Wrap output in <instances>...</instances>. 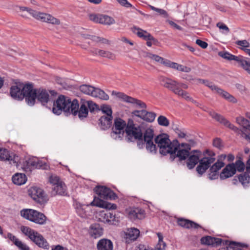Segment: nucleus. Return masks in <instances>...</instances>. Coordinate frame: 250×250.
<instances>
[{"mask_svg": "<svg viewBox=\"0 0 250 250\" xmlns=\"http://www.w3.org/2000/svg\"><path fill=\"white\" fill-rule=\"evenodd\" d=\"M133 114L138 117H140L144 120L151 123L153 122L156 117V114L152 112H148L145 110H135L132 112Z\"/></svg>", "mask_w": 250, "mask_h": 250, "instance_id": "obj_20", "label": "nucleus"}, {"mask_svg": "<svg viewBox=\"0 0 250 250\" xmlns=\"http://www.w3.org/2000/svg\"><path fill=\"white\" fill-rule=\"evenodd\" d=\"M49 183L53 186V187L62 182L60 180L59 177L55 175H52L49 177Z\"/></svg>", "mask_w": 250, "mask_h": 250, "instance_id": "obj_49", "label": "nucleus"}, {"mask_svg": "<svg viewBox=\"0 0 250 250\" xmlns=\"http://www.w3.org/2000/svg\"><path fill=\"white\" fill-rule=\"evenodd\" d=\"M215 160V155L213 153L207 150L204 157L200 160V152H195L191 155L188 159L187 166L189 169L193 168L195 165L199 162V165L196 167L197 172L202 175L209 167Z\"/></svg>", "mask_w": 250, "mask_h": 250, "instance_id": "obj_2", "label": "nucleus"}, {"mask_svg": "<svg viewBox=\"0 0 250 250\" xmlns=\"http://www.w3.org/2000/svg\"><path fill=\"white\" fill-rule=\"evenodd\" d=\"M12 180L15 185H21L25 183L27 178L25 174L17 173L13 176Z\"/></svg>", "mask_w": 250, "mask_h": 250, "instance_id": "obj_31", "label": "nucleus"}, {"mask_svg": "<svg viewBox=\"0 0 250 250\" xmlns=\"http://www.w3.org/2000/svg\"><path fill=\"white\" fill-rule=\"evenodd\" d=\"M20 9L22 12L26 11L34 18L41 20L42 21L53 24H59L60 23V21L58 19L53 17L50 14L39 12L26 7H20Z\"/></svg>", "mask_w": 250, "mask_h": 250, "instance_id": "obj_7", "label": "nucleus"}, {"mask_svg": "<svg viewBox=\"0 0 250 250\" xmlns=\"http://www.w3.org/2000/svg\"><path fill=\"white\" fill-rule=\"evenodd\" d=\"M206 84L212 90L216 91L217 93H218V90H220V88L217 87V86L213 84L212 83H209L208 82H207V83Z\"/></svg>", "mask_w": 250, "mask_h": 250, "instance_id": "obj_62", "label": "nucleus"}, {"mask_svg": "<svg viewBox=\"0 0 250 250\" xmlns=\"http://www.w3.org/2000/svg\"><path fill=\"white\" fill-rule=\"evenodd\" d=\"M149 7L151 10L157 12L160 15H164L166 17L167 16V13L165 10L155 7L154 6L150 5H149Z\"/></svg>", "mask_w": 250, "mask_h": 250, "instance_id": "obj_57", "label": "nucleus"}, {"mask_svg": "<svg viewBox=\"0 0 250 250\" xmlns=\"http://www.w3.org/2000/svg\"><path fill=\"white\" fill-rule=\"evenodd\" d=\"M155 142L159 147L160 153L163 155L169 154L171 161L176 157L181 161L184 160L189 156L190 146L189 144L182 143L178 145L177 141L171 142L166 134L157 136L155 138Z\"/></svg>", "mask_w": 250, "mask_h": 250, "instance_id": "obj_1", "label": "nucleus"}, {"mask_svg": "<svg viewBox=\"0 0 250 250\" xmlns=\"http://www.w3.org/2000/svg\"><path fill=\"white\" fill-rule=\"evenodd\" d=\"M159 80L162 85L170 90L177 95L179 94L181 90L177 87V81L163 76L160 77Z\"/></svg>", "mask_w": 250, "mask_h": 250, "instance_id": "obj_17", "label": "nucleus"}, {"mask_svg": "<svg viewBox=\"0 0 250 250\" xmlns=\"http://www.w3.org/2000/svg\"><path fill=\"white\" fill-rule=\"evenodd\" d=\"M65 193L66 187L62 182L54 186L52 188V196H55L57 194L63 195Z\"/></svg>", "mask_w": 250, "mask_h": 250, "instance_id": "obj_30", "label": "nucleus"}, {"mask_svg": "<svg viewBox=\"0 0 250 250\" xmlns=\"http://www.w3.org/2000/svg\"><path fill=\"white\" fill-rule=\"evenodd\" d=\"M126 123L120 118L116 119L111 132V137L115 140L122 139L125 130Z\"/></svg>", "mask_w": 250, "mask_h": 250, "instance_id": "obj_10", "label": "nucleus"}, {"mask_svg": "<svg viewBox=\"0 0 250 250\" xmlns=\"http://www.w3.org/2000/svg\"><path fill=\"white\" fill-rule=\"evenodd\" d=\"M158 124L161 126H167L169 125L168 120L164 116L161 115L157 119Z\"/></svg>", "mask_w": 250, "mask_h": 250, "instance_id": "obj_45", "label": "nucleus"}, {"mask_svg": "<svg viewBox=\"0 0 250 250\" xmlns=\"http://www.w3.org/2000/svg\"><path fill=\"white\" fill-rule=\"evenodd\" d=\"M2 237L5 239H9L15 246H16L20 241L19 239L17 238L15 235L10 232L7 233V234H4Z\"/></svg>", "mask_w": 250, "mask_h": 250, "instance_id": "obj_44", "label": "nucleus"}, {"mask_svg": "<svg viewBox=\"0 0 250 250\" xmlns=\"http://www.w3.org/2000/svg\"><path fill=\"white\" fill-rule=\"evenodd\" d=\"M29 164L31 166L37 168H40L43 166L42 163L36 158L33 160H30L29 161Z\"/></svg>", "mask_w": 250, "mask_h": 250, "instance_id": "obj_52", "label": "nucleus"}, {"mask_svg": "<svg viewBox=\"0 0 250 250\" xmlns=\"http://www.w3.org/2000/svg\"><path fill=\"white\" fill-rule=\"evenodd\" d=\"M213 145L218 148H220L222 146L221 140L219 138H216L213 140Z\"/></svg>", "mask_w": 250, "mask_h": 250, "instance_id": "obj_63", "label": "nucleus"}, {"mask_svg": "<svg viewBox=\"0 0 250 250\" xmlns=\"http://www.w3.org/2000/svg\"><path fill=\"white\" fill-rule=\"evenodd\" d=\"M21 215L35 223L43 225L46 220V216L42 213L32 209H23L21 211Z\"/></svg>", "mask_w": 250, "mask_h": 250, "instance_id": "obj_8", "label": "nucleus"}, {"mask_svg": "<svg viewBox=\"0 0 250 250\" xmlns=\"http://www.w3.org/2000/svg\"><path fill=\"white\" fill-rule=\"evenodd\" d=\"M165 63V66L177 70L178 63L171 62L168 60H167Z\"/></svg>", "mask_w": 250, "mask_h": 250, "instance_id": "obj_55", "label": "nucleus"}, {"mask_svg": "<svg viewBox=\"0 0 250 250\" xmlns=\"http://www.w3.org/2000/svg\"><path fill=\"white\" fill-rule=\"evenodd\" d=\"M179 96H181L182 98L186 100L187 101H190L191 103L195 104L197 106H199V104L193 100L189 95L188 93L185 91H180L179 94L178 95Z\"/></svg>", "mask_w": 250, "mask_h": 250, "instance_id": "obj_41", "label": "nucleus"}, {"mask_svg": "<svg viewBox=\"0 0 250 250\" xmlns=\"http://www.w3.org/2000/svg\"><path fill=\"white\" fill-rule=\"evenodd\" d=\"M219 55L228 60H234L239 63L240 65L250 75V59L242 56H236L227 52H220Z\"/></svg>", "mask_w": 250, "mask_h": 250, "instance_id": "obj_9", "label": "nucleus"}, {"mask_svg": "<svg viewBox=\"0 0 250 250\" xmlns=\"http://www.w3.org/2000/svg\"><path fill=\"white\" fill-rule=\"evenodd\" d=\"M21 230L39 247L48 250L49 245L43 237L38 232L26 226H21Z\"/></svg>", "mask_w": 250, "mask_h": 250, "instance_id": "obj_6", "label": "nucleus"}, {"mask_svg": "<svg viewBox=\"0 0 250 250\" xmlns=\"http://www.w3.org/2000/svg\"><path fill=\"white\" fill-rule=\"evenodd\" d=\"M177 70L188 73L191 71V69L190 67H187L186 66L178 64L177 67Z\"/></svg>", "mask_w": 250, "mask_h": 250, "instance_id": "obj_56", "label": "nucleus"}, {"mask_svg": "<svg viewBox=\"0 0 250 250\" xmlns=\"http://www.w3.org/2000/svg\"><path fill=\"white\" fill-rule=\"evenodd\" d=\"M146 57L156 62L163 64L164 65H165V63L167 60V59H165L157 55L153 54L150 53L146 54Z\"/></svg>", "mask_w": 250, "mask_h": 250, "instance_id": "obj_37", "label": "nucleus"}, {"mask_svg": "<svg viewBox=\"0 0 250 250\" xmlns=\"http://www.w3.org/2000/svg\"><path fill=\"white\" fill-rule=\"evenodd\" d=\"M16 246L19 250H30L29 247L21 240Z\"/></svg>", "mask_w": 250, "mask_h": 250, "instance_id": "obj_54", "label": "nucleus"}, {"mask_svg": "<svg viewBox=\"0 0 250 250\" xmlns=\"http://www.w3.org/2000/svg\"><path fill=\"white\" fill-rule=\"evenodd\" d=\"M237 124L242 126L244 128H249L250 127V122L247 119L243 117H238L236 119Z\"/></svg>", "mask_w": 250, "mask_h": 250, "instance_id": "obj_39", "label": "nucleus"}, {"mask_svg": "<svg viewBox=\"0 0 250 250\" xmlns=\"http://www.w3.org/2000/svg\"><path fill=\"white\" fill-rule=\"evenodd\" d=\"M239 180L242 185H243L244 187H246L247 186V185L250 181V176L248 173L245 172L239 176Z\"/></svg>", "mask_w": 250, "mask_h": 250, "instance_id": "obj_42", "label": "nucleus"}, {"mask_svg": "<svg viewBox=\"0 0 250 250\" xmlns=\"http://www.w3.org/2000/svg\"><path fill=\"white\" fill-rule=\"evenodd\" d=\"M125 132L127 136V139L130 141H132L133 138L137 140L143 137L140 126L135 125L132 120H129L125 128Z\"/></svg>", "mask_w": 250, "mask_h": 250, "instance_id": "obj_11", "label": "nucleus"}, {"mask_svg": "<svg viewBox=\"0 0 250 250\" xmlns=\"http://www.w3.org/2000/svg\"><path fill=\"white\" fill-rule=\"evenodd\" d=\"M112 95L116 96L118 98L125 102L133 104L136 108L143 109L146 107V105L145 103L130 96H128L124 93L113 91L112 92Z\"/></svg>", "mask_w": 250, "mask_h": 250, "instance_id": "obj_13", "label": "nucleus"}, {"mask_svg": "<svg viewBox=\"0 0 250 250\" xmlns=\"http://www.w3.org/2000/svg\"><path fill=\"white\" fill-rule=\"evenodd\" d=\"M218 94L230 102H231L232 103L236 102V99L234 97H233L230 94H229L226 91H224L221 88L220 90H218Z\"/></svg>", "mask_w": 250, "mask_h": 250, "instance_id": "obj_40", "label": "nucleus"}, {"mask_svg": "<svg viewBox=\"0 0 250 250\" xmlns=\"http://www.w3.org/2000/svg\"><path fill=\"white\" fill-rule=\"evenodd\" d=\"M90 205H91L82 204L77 200H74L73 202V206L76 213L82 218H84L86 216Z\"/></svg>", "mask_w": 250, "mask_h": 250, "instance_id": "obj_19", "label": "nucleus"}, {"mask_svg": "<svg viewBox=\"0 0 250 250\" xmlns=\"http://www.w3.org/2000/svg\"><path fill=\"white\" fill-rule=\"evenodd\" d=\"M126 213L128 218L133 221L142 219L145 216V210L139 208H129L126 210Z\"/></svg>", "mask_w": 250, "mask_h": 250, "instance_id": "obj_18", "label": "nucleus"}, {"mask_svg": "<svg viewBox=\"0 0 250 250\" xmlns=\"http://www.w3.org/2000/svg\"><path fill=\"white\" fill-rule=\"evenodd\" d=\"M11 96L14 99L22 100L24 97L26 102L30 105H34V96L32 91V84L16 83L10 88Z\"/></svg>", "mask_w": 250, "mask_h": 250, "instance_id": "obj_4", "label": "nucleus"}, {"mask_svg": "<svg viewBox=\"0 0 250 250\" xmlns=\"http://www.w3.org/2000/svg\"><path fill=\"white\" fill-rule=\"evenodd\" d=\"M94 191L99 197H95L93 201L90 203L91 206H96L100 208L108 209H115L117 206L103 200V199H115L117 197L110 188L105 186H97L94 188Z\"/></svg>", "mask_w": 250, "mask_h": 250, "instance_id": "obj_3", "label": "nucleus"}, {"mask_svg": "<svg viewBox=\"0 0 250 250\" xmlns=\"http://www.w3.org/2000/svg\"><path fill=\"white\" fill-rule=\"evenodd\" d=\"M101 109L102 112L105 114L106 116H112V111L111 108L109 105H103L101 106Z\"/></svg>", "mask_w": 250, "mask_h": 250, "instance_id": "obj_48", "label": "nucleus"}, {"mask_svg": "<svg viewBox=\"0 0 250 250\" xmlns=\"http://www.w3.org/2000/svg\"><path fill=\"white\" fill-rule=\"evenodd\" d=\"M98 250H112L113 243L111 240L107 239H102L97 244Z\"/></svg>", "mask_w": 250, "mask_h": 250, "instance_id": "obj_25", "label": "nucleus"}, {"mask_svg": "<svg viewBox=\"0 0 250 250\" xmlns=\"http://www.w3.org/2000/svg\"><path fill=\"white\" fill-rule=\"evenodd\" d=\"M0 161H9L11 164L17 166L18 156H16L7 149L0 147Z\"/></svg>", "mask_w": 250, "mask_h": 250, "instance_id": "obj_16", "label": "nucleus"}, {"mask_svg": "<svg viewBox=\"0 0 250 250\" xmlns=\"http://www.w3.org/2000/svg\"><path fill=\"white\" fill-rule=\"evenodd\" d=\"M158 242L153 250H165L166 244L163 241V236L160 232L157 233Z\"/></svg>", "mask_w": 250, "mask_h": 250, "instance_id": "obj_33", "label": "nucleus"}, {"mask_svg": "<svg viewBox=\"0 0 250 250\" xmlns=\"http://www.w3.org/2000/svg\"><path fill=\"white\" fill-rule=\"evenodd\" d=\"M210 115L217 121L219 122L221 124L224 125L231 130L237 132L238 130V128L235 126L231 124L229 121L226 120L223 117L220 115L216 113L214 111H210L209 112Z\"/></svg>", "mask_w": 250, "mask_h": 250, "instance_id": "obj_21", "label": "nucleus"}, {"mask_svg": "<svg viewBox=\"0 0 250 250\" xmlns=\"http://www.w3.org/2000/svg\"><path fill=\"white\" fill-rule=\"evenodd\" d=\"M196 43L197 44L204 49L206 48L208 46V43L206 42L199 39H198L196 41Z\"/></svg>", "mask_w": 250, "mask_h": 250, "instance_id": "obj_64", "label": "nucleus"}, {"mask_svg": "<svg viewBox=\"0 0 250 250\" xmlns=\"http://www.w3.org/2000/svg\"><path fill=\"white\" fill-rule=\"evenodd\" d=\"M95 87L90 85L83 84L80 86V90L83 93L92 96Z\"/></svg>", "mask_w": 250, "mask_h": 250, "instance_id": "obj_36", "label": "nucleus"}, {"mask_svg": "<svg viewBox=\"0 0 250 250\" xmlns=\"http://www.w3.org/2000/svg\"><path fill=\"white\" fill-rule=\"evenodd\" d=\"M174 130L180 138H183L186 136V133L184 132V131L181 129H180L177 127L174 128Z\"/></svg>", "mask_w": 250, "mask_h": 250, "instance_id": "obj_61", "label": "nucleus"}, {"mask_svg": "<svg viewBox=\"0 0 250 250\" xmlns=\"http://www.w3.org/2000/svg\"><path fill=\"white\" fill-rule=\"evenodd\" d=\"M177 223L179 226L187 229H198L201 228L200 226L198 224L183 218H179L177 220Z\"/></svg>", "mask_w": 250, "mask_h": 250, "instance_id": "obj_26", "label": "nucleus"}, {"mask_svg": "<svg viewBox=\"0 0 250 250\" xmlns=\"http://www.w3.org/2000/svg\"><path fill=\"white\" fill-rule=\"evenodd\" d=\"M101 15L90 14L89 16V18L90 21H93L96 23L100 22V18Z\"/></svg>", "mask_w": 250, "mask_h": 250, "instance_id": "obj_58", "label": "nucleus"}, {"mask_svg": "<svg viewBox=\"0 0 250 250\" xmlns=\"http://www.w3.org/2000/svg\"><path fill=\"white\" fill-rule=\"evenodd\" d=\"M216 26L219 28L220 30H222V33L227 34L229 32V29L228 27L224 23L222 22H218L217 23Z\"/></svg>", "mask_w": 250, "mask_h": 250, "instance_id": "obj_51", "label": "nucleus"}, {"mask_svg": "<svg viewBox=\"0 0 250 250\" xmlns=\"http://www.w3.org/2000/svg\"><path fill=\"white\" fill-rule=\"evenodd\" d=\"M88 113V109L84 102H83L80 106V109L77 111L79 117L81 119L87 117Z\"/></svg>", "mask_w": 250, "mask_h": 250, "instance_id": "obj_35", "label": "nucleus"}, {"mask_svg": "<svg viewBox=\"0 0 250 250\" xmlns=\"http://www.w3.org/2000/svg\"><path fill=\"white\" fill-rule=\"evenodd\" d=\"M139 234L140 231L139 229L134 228H131L127 229L124 232V237L126 242L129 243L130 241L136 240Z\"/></svg>", "mask_w": 250, "mask_h": 250, "instance_id": "obj_22", "label": "nucleus"}, {"mask_svg": "<svg viewBox=\"0 0 250 250\" xmlns=\"http://www.w3.org/2000/svg\"><path fill=\"white\" fill-rule=\"evenodd\" d=\"M99 23L110 25L115 23V20L113 18L109 16L105 15H101Z\"/></svg>", "mask_w": 250, "mask_h": 250, "instance_id": "obj_34", "label": "nucleus"}, {"mask_svg": "<svg viewBox=\"0 0 250 250\" xmlns=\"http://www.w3.org/2000/svg\"><path fill=\"white\" fill-rule=\"evenodd\" d=\"M32 91L34 93L33 94L34 104H35L36 99H37L43 105H44L49 101V94L45 89H35L33 88V86L32 84Z\"/></svg>", "mask_w": 250, "mask_h": 250, "instance_id": "obj_15", "label": "nucleus"}, {"mask_svg": "<svg viewBox=\"0 0 250 250\" xmlns=\"http://www.w3.org/2000/svg\"><path fill=\"white\" fill-rule=\"evenodd\" d=\"M95 54L96 55L110 59H113L114 57L113 55L110 52L102 50H96Z\"/></svg>", "mask_w": 250, "mask_h": 250, "instance_id": "obj_47", "label": "nucleus"}, {"mask_svg": "<svg viewBox=\"0 0 250 250\" xmlns=\"http://www.w3.org/2000/svg\"><path fill=\"white\" fill-rule=\"evenodd\" d=\"M84 102L87 107V108H89L90 112H93L97 108V105L92 101H85Z\"/></svg>", "mask_w": 250, "mask_h": 250, "instance_id": "obj_53", "label": "nucleus"}, {"mask_svg": "<svg viewBox=\"0 0 250 250\" xmlns=\"http://www.w3.org/2000/svg\"><path fill=\"white\" fill-rule=\"evenodd\" d=\"M2 237L5 239H9L15 246H16L20 241L19 239L17 238L15 235L10 232L7 233V234H4Z\"/></svg>", "mask_w": 250, "mask_h": 250, "instance_id": "obj_43", "label": "nucleus"}, {"mask_svg": "<svg viewBox=\"0 0 250 250\" xmlns=\"http://www.w3.org/2000/svg\"><path fill=\"white\" fill-rule=\"evenodd\" d=\"M79 106L78 100L75 99L71 101L69 98L61 95L54 103L52 111L56 115L61 114L62 111H63L65 112H71L75 115L77 114Z\"/></svg>", "mask_w": 250, "mask_h": 250, "instance_id": "obj_5", "label": "nucleus"}, {"mask_svg": "<svg viewBox=\"0 0 250 250\" xmlns=\"http://www.w3.org/2000/svg\"><path fill=\"white\" fill-rule=\"evenodd\" d=\"M235 44L239 46V49L246 53V50H249L247 48L250 47V43L246 40H239L235 42Z\"/></svg>", "mask_w": 250, "mask_h": 250, "instance_id": "obj_38", "label": "nucleus"}, {"mask_svg": "<svg viewBox=\"0 0 250 250\" xmlns=\"http://www.w3.org/2000/svg\"><path fill=\"white\" fill-rule=\"evenodd\" d=\"M225 163L224 162H216L210 168L209 171L219 172V170L223 167Z\"/></svg>", "mask_w": 250, "mask_h": 250, "instance_id": "obj_46", "label": "nucleus"}, {"mask_svg": "<svg viewBox=\"0 0 250 250\" xmlns=\"http://www.w3.org/2000/svg\"><path fill=\"white\" fill-rule=\"evenodd\" d=\"M122 6L126 8H129L132 7V5L127 0H116Z\"/></svg>", "mask_w": 250, "mask_h": 250, "instance_id": "obj_60", "label": "nucleus"}, {"mask_svg": "<svg viewBox=\"0 0 250 250\" xmlns=\"http://www.w3.org/2000/svg\"><path fill=\"white\" fill-rule=\"evenodd\" d=\"M132 31L137 34L138 37L143 38L145 40H154V38L149 33L136 26L132 28Z\"/></svg>", "mask_w": 250, "mask_h": 250, "instance_id": "obj_27", "label": "nucleus"}, {"mask_svg": "<svg viewBox=\"0 0 250 250\" xmlns=\"http://www.w3.org/2000/svg\"><path fill=\"white\" fill-rule=\"evenodd\" d=\"M236 173L233 163L228 164L223 169L220 173L219 176L221 180H224L233 176Z\"/></svg>", "mask_w": 250, "mask_h": 250, "instance_id": "obj_24", "label": "nucleus"}, {"mask_svg": "<svg viewBox=\"0 0 250 250\" xmlns=\"http://www.w3.org/2000/svg\"><path fill=\"white\" fill-rule=\"evenodd\" d=\"M233 165L234 166L236 171L238 170L239 172H241L245 169L244 163L241 160H238L236 161L235 163H233Z\"/></svg>", "mask_w": 250, "mask_h": 250, "instance_id": "obj_50", "label": "nucleus"}, {"mask_svg": "<svg viewBox=\"0 0 250 250\" xmlns=\"http://www.w3.org/2000/svg\"><path fill=\"white\" fill-rule=\"evenodd\" d=\"M89 233L92 237L97 238L102 235L103 229L99 224H93L90 227Z\"/></svg>", "mask_w": 250, "mask_h": 250, "instance_id": "obj_28", "label": "nucleus"}, {"mask_svg": "<svg viewBox=\"0 0 250 250\" xmlns=\"http://www.w3.org/2000/svg\"><path fill=\"white\" fill-rule=\"evenodd\" d=\"M29 196L36 202L43 204L48 200V197L43 190L37 187H33L28 190Z\"/></svg>", "mask_w": 250, "mask_h": 250, "instance_id": "obj_12", "label": "nucleus"}, {"mask_svg": "<svg viewBox=\"0 0 250 250\" xmlns=\"http://www.w3.org/2000/svg\"><path fill=\"white\" fill-rule=\"evenodd\" d=\"M112 116H102L99 119V125L102 129L105 130L109 128L112 123Z\"/></svg>", "mask_w": 250, "mask_h": 250, "instance_id": "obj_29", "label": "nucleus"}, {"mask_svg": "<svg viewBox=\"0 0 250 250\" xmlns=\"http://www.w3.org/2000/svg\"><path fill=\"white\" fill-rule=\"evenodd\" d=\"M154 137L153 130L151 128H147L144 133V141L146 144V149L148 152L155 154L157 152L156 145L153 143Z\"/></svg>", "mask_w": 250, "mask_h": 250, "instance_id": "obj_14", "label": "nucleus"}, {"mask_svg": "<svg viewBox=\"0 0 250 250\" xmlns=\"http://www.w3.org/2000/svg\"><path fill=\"white\" fill-rule=\"evenodd\" d=\"M99 220L103 222L113 224L115 220V215L110 210H103L99 214Z\"/></svg>", "mask_w": 250, "mask_h": 250, "instance_id": "obj_23", "label": "nucleus"}, {"mask_svg": "<svg viewBox=\"0 0 250 250\" xmlns=\"http://www.w3.org/2000/svg\"><path fill=\"white\" fill-rule=\"evenodd\" d=\"M92 94L93 97L98 98L103 100H107L109 99L108 95L104 91L98 88L95 87Z\"/></svg>", "mask_w": 250, "mask_h": 250, "instance_id": "obj_32", "label": "nucleus"}, {"mask_svg": "<svg viewBox=\"0 0 250 250\" xmlns=\"http://www.w3.org/2000/svg\"><path fill=\"white\" fill-rule=\"evenodd\" d=\"M219 177V172H214L213 171H209V172L208 174V178L211 180H215L218 178Z\"/></svg>", "mask_w": 250, "mask_h": 250, "instance_id": "obj_59", "label": "nucleus"}]
</instances>
